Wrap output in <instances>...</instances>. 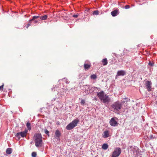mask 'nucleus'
<instances>
[{
	"instance_id": "nucleus-1",
	"label": "nucleus",
	"mask_w": 157,
	"mask_h": 157,
	"mask_svg": "<svg viewBox=\"0 0 157 157\" xmlns=\"http://www.w3.org/2000/svg\"><path fill=\"white\" fill-rule=\"evenodd\" d=\"M97 96L101 101H102L104 103H108L110 101V99L109 97L105 94L103 91L98 93Z\"/></svg>"
},
{
	"instance_id": "nucleus-2",
	"label": "nucleus",
	"mask_w": 157,
	"mask_h": 157,
	"mask_svg": "<svg viewBox=\"0 0 157 157\" xmlns=\"http://www.w3.org/2000/svg\"><path fill=\"white\" fill-rule=\"evenodd\" d=\"M34 138L35 146L37 147H42V140L41 134L39 133L35 134Z\"/></svg>"
},
{
	"instance_id": "nucleus-3",
	"label": "nucleus",
	"mask_w": 157,
	"mask_h": 157,
	"mask_svg": "<svg viewBox=\"0 0 157 157\" xmlns=\"http://www.w3.org/2000/svg\"><path fill=\"white\" fill-rule=\"evenodd\" d=\"M111 107L114 111H119L122 107V102L119 101L115 102L111 105Z\"/></svg>"
},
{
	"instance_id": "nucleus-4",
	"label": "nucleus",
	"mask_w": 157,
	"mask_h": 157,
	"mask_svg": "<svg viewBox=\"0 0 157 157\" xmlns=\"http://www.w3.org/2000/svg\"><path fill=\"white\" fill-rule=\"evenodd\" d=\"M79 120L78 119L74 120L71 122L66 127V128L68 130H71L77 126L79 122Z\"/></svg>"
},
{
	"instance_id": "nucleus-5",
	"label": "nucleus",
	"mask_w": 157,
	"mask_h": 157,
	"mask_svg": "<svg viewBox=\"0 0 157 157\" xmlns=\"http://www.w3.org/2000/svg\"><path fill=\"white\" fill-rule=\"evenodd\" d=\"M28 132V130L26 129L24 131L21 132H20L17 133L16 135V136L18 138H20L21 136L22 137H24L26 135L27 133Z\"/></svg>"
},
{
	"instance_id": "nucleus-6",
	"label": "nucleus",
	"mask_w": 157,
	"mask_h": 157,
	"mask_svg": "<svg viewBox=\"0 0 157 157\" xmlns=\"http://www.w3.org/2000/svg\"><path fill=\"white\" fill-rule=\"evenodd\" d=\"M117 118L115 117L112 118L109 121V123L110 125L112 126H116L118 125V123L116 120Z\"/></svg>"
},
{
	"instance_id": "nucleus-7",
	"label": "nucleus",
	"mask_w": 157,
	"mask_h": 157,
	"mask_svg": "<svg viewBox=\"0 0 157 157\" xmlns=\"http://www.w3.org/2000/svg\"><path fill=\"white\" fill-rule=\"evenodd\" d=\"M151 83L150 81H147L145 83L146 87L148 91H150L151 90Z\"/></svg>"
},
{
	"instance_id": "nucleus-8",
	"label": "nucleus",
	"mask_w": 157,
	"mask_h": 157,
	"mask_svg": "<svg viewBox=\"0 0 157 157\" xmlns=\"http://www.w3.org/2000/svg\"><path fill=\"white\" fill-rule=\"evenodd\" d=\"M38 21L39 20V16H34L33 17V18L29 20V22H31V21H33L34 23L35 24L37 23L38 22Z\"/></svg>"
},
{
	"instance_id": "nucleus-9",
	"label": "nucleus",
	"mask_w": 157,
	"mask_h": 157,
	"mask_svg": "<svg viewBox=\"0 0 157 157\" xmlns=\"http://www.w3.org/2000/svg\"><path fill=\"white\" fill-rule=\"evenodd\" d=\"M102 136L104 138H106L109 136V133L108 130L105 131L103 133Z\"/></svg>"
},
{
	"instance_id": "nucleus-10",
	"label": "nucleus",
	"mask_w": 157,
	"mask_h": 157,
	"mask_svg": "<svg viewBox=\"0 0 157 157\" xmlns=\"http://www.w3.org/2000/svg\"><path fill=\"white\" fill-rule=\"evenodd\" d=\"M117 74V76H124L125 74V72L124 71L121 70L118 71Z\"/></svg>"
},
{
	"instance_id": "nucleus-11",
	"label": "nucleus",
	"mask_w": 157,
	"mask_h": 157,
	"mask_svg": "<svg viewBox=\"0 0 157 157\" xmlns=\"http://www.w3.org/2000/svg\"><path fill=\"white\" fill-rule=\"evenodd\" d=\"M91 66L90 64L85 63L84 65L85 70H88L90 68Z\"/></svg>"
},
{
	"instance_id": "nucleus-12",
	"label": "nucleus",
	"mask_w": 157,
	"mask_h": 157,
	"mask_svg": "<svg viewBox=\"0 0 157 157\" xmlns=\"http://www.w3.org/2000/svg\"><path fill=\"white\" fill-rule=\"evenodd\" d=\"M48 16L47 15H44L43 16H39V20H45L47 19Z\"/></svg>"
},
{
	"instance_id": "nucleus-13",
	"label": "nucleus",
	"mask_w": 157,
	"mask_h": 157,
	"mask_svg": "<svg viewBox=\"0 0 157 157\" xmlns=\"http://www.w3.org/2000/svg\"><path fill=\"white\" fill-rule=\"evenodd\" d=\"M118 13V10H114V11H112L111 13V15L113 17H115L116 16Z\"/></svg>"
},
{
	"instance_id": "nucleus-14",
	"label": "nucleus",
	"mask_w": 157,
	"mask_h": 157,
	"mask_svg": "<svg viewBox=\"0 0 157 157\" xmlns=\"http://www.w3.org/2000/svg\"><path fill=\"white\" fill-rule=\"evenodd\" d=\"M12 151V149L11 148H8L6 151V153L8 154H10Z\"/></svg>"
},
{
	"instance_id": "nucleus-15",
	"label": "nucleus",
	"mask_w": 157,
	"mask_h": 157,
	"mask_svg": "<svg viewBox=\"0 0 157 157\" xmlns=\"http://www.w3.org/2000/svg\"><path fill=\"white\" fill-rule=\"evenodd\" d=\"M55 135L56 137L59 138L61 136V133L59 131L57 130L55 132Z\"/></svg>"
},
{
	"instance_id": "nucleus-16",
	"label": "nucleus",
	"mask_w": 157,
	"mask_h": 157,
	"mask_svg": "<svg viewBox=\"0 0 157 157\" xmlns=\"http://www.w3.org/2000/svg\"><path fill=\"white\" fill-rule=\"evenodd\" d=\"M101 62L102 63L103 65L104 66L105 65L107 64L108 62L107 59L106 58L103 59L102 60Z\"/></svg>"
},
{
	"instance_id": "nucleus-17",
	"label": "nucleus",
	"mask_w": 157,
	"mask_h": 157,
	"mask_svg": "<svg viewBox=\"0 0 157 157\" xmlns=\"http://www.w3.org/2000/svg\"><path fill=\"white\" fill-rule=\"evenodd\" d=\"M108 147V145L106 144H103L102 146V148L104 150H106Z\"/></svg>"
},
{
	"instance_id": "nucleus-18",
	"label": "nucleus",
	"mask_w": 157,
	"mask_h": 157,
	"mask_svg": "<svg viewBox=\"0 0 157 157\" xmlns=\"http://www.w3.org/2000/svg\"><path fill=\"white\" fill-rule=\"evenodd\" d=\"M91 79H95L97 78V76L95 74L92 75L90 76Z\"/></svg>"
},
{
	"instance_id": "nucleus-19",
	"label": "nucleus",
	"mask_w": 157,
	"mask_h": 157,
	"mask_svg": "<svg viewBox=\"0 0 157 157\" xmlns=\"http://www.w3.org/2000/svg\"><path fill=\"white\" fill-rule=\"evenodd\" d=\"M99 14V11L98 10H95L93 12V15H98Z\"/></svg>"
},
{
	"instance_id": "nucleus-20",
	"label": "nucleus",
	"mask_w": 157,
	"mask_h": 157,
	"mask_svg": "<svg viewBox=\"0 0 157 157\" xmlns=\"http://www.w3.org/2000/svg\"><path fill=\"white\" fill-rule=\"evenodd\" d=\"M26 125L28 129L30 130L31 129L30 124L29 122H28L26 124Z\"/></svg>"
},
{
	"instance_id": "nucleus-21",
	"label": "nucleus",
	"mask_w": 157,
	"mask_h": 157,
	"mask_svg": "<svg viewBox=\"0 0 157 157\" xmlns=\"http://www.w3.org/2000/svg\"><path fill=\"white\" fill-rule=\"evenodd\" d=\"M81 104L82 105H84L85 104V100L83 99H82L81 101Z\"/></svg>"
},
{
	"instance_id": "nucleus-22",
	"label": "nucleus",
	"mask_w": 157,
	"mask_h": 157,
	"mask_svg": "<svg viewBox=\"0 0 157 157\" xmlns=\"http://www.w3.org/2000/svg\"><path fill=\"white\" fill-rule=\"evenodd\" d=\"M32 156L33 157H36V152H33L32 154Z\"/></svg>"
},
{
	"instance_id": "nucleus-23",
	"label": "nucleus",
	"mask_w": 157,
	"mask_h": 157,
	"mask_svg": "<svg viewBox=\"0 0 157 157\" xmlns=\"http://www.w3.org/2000/svg\"><path fill=\"white\" fill-rule=\"evenodd\" d=\"M3 86L4 84H3L1 86H0V90L1 91H2L3 90Z\"/></svg>"
},
{
	"instance_id": "nucleus-24",
	"label": "nucleus",
	"mask_w": 157,
	"mask_h": 157,
	"mask_svg": "<svg viewBox=\"0 0 157 157\" xmlns=\"http://www.w3.org/2000/svg\"><path fill=\"white\" fill-rule=\"evenodd\" d=\"M130 6L128 5H126L124 6V8L125 9H128L130 8Z\"/></svg>"
},
{
	"instance_id": "nucleus-25",
	"label": "nucleus",
	"mask_w": 157,
	"mask_h": 157,
	"mask_svg": "<svg viewBox=\"0 0 157 157\" xmlns=\"http://www.w3.org/2000/svg\"><path fill=\"white\" fill-rule=\"evenodd\" d=\"M45 133L47 135H48V136H49V131L47 130H46L45 131Z\"/></svg>"
},
{
	"instance_id": "nucleus-26",
	"label": "nucleus",
	"mask_w": 157,
	"mask_h": 157,
	"mask_svg": "<svg viewBox=\"0 0 157 157\" xmlns=\"http://www.w3.org/2000/svg\"><path fill=\"white\" fill-rule=\"evenodd\" d=\"M31 25V23L28 24L26 26V28L27 29Z\"/></svg>"
},
{
	"instance_id": "nucleus-27",
	"label": "nucleus",
	"mask_w": 157,
	"mask_h": 157,
	"mask_svg": "<svg viewBox=\"0 0 157 157\" xmlns=\"http://www.w3.org/2000/svg\"><path fill=\"white\" fill-rule=\"evenodd\" d=\"M73 16L74 17L76 18L78 17V15L77 14L74 15Z\"/></svg>"
},
{
	"instance_id": "nucleus-28",
	"label": "nucleus",
	"mask_w": 157,
	"mask_h": 157,
	"mask_svg": "<svg viewBox=\"0 0 157 157\" xmlns=\"http://www.w3.org/2000/svg\"><path fill=\"white\" fill-rule=\"evenodd\" d=\"M150 139H151L153 138V136L152 135H150Z\"/></svg>"
},
{
	"instance_id": "nucleus-29",
	"label": "nucleus",
	"mask_w": 157,
	"mask_h": 157,
	"mask_svg": "<svg viewBox=\"0 0 157 157\" xmlns=\"http://www.w3.org/2000/svg\"><path fill=\"white\" fill-rule=\"evenodd\" d=\"M149 65H150L151 66H152L153 65L151 63H149Z\"/></svg>"
}]
</instances>
